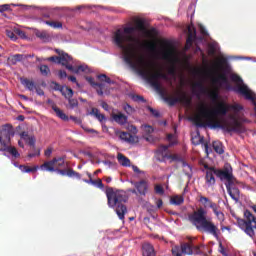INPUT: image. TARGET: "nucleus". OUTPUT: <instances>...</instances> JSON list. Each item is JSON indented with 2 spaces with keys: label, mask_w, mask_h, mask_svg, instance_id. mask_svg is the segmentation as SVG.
<instances>
[{
  "label": "nucleus",
  "mask_w": 256,
  "mask_h": 256,
  "mask_svg": "<svg viewBox=\"0 0 256 256\" xmlns=\"http://www.w3.org/2000/svg\"><path fill=\"white\" fill-rule=\"evenodd\" d=\"M136 29L139 31H147L145 27V20H136V27H124V29H117L113 35L114 44L122 50L124 61L129 64L131 69H134L146 79L150 85L155 87V89H161V84L159 79H165L169 81V75L163 73L162 71H151L147 69L148 62L141 52V48L144 44L141 43L140 39H137L133 35Z\"/></svg>",
  "instance_id": "1"
},
{
  "label": "nucleus",
  "mask_w": 256,
  "mask_h": 256,
  "mask_svg": "<svg viewBox=\"0 0 256 256\" xmlns=\"http://www.w3.org/2000/svg\"><path fill=\"white\" fill-rule=\"evenodd\" d=\"M230 108L235 111V113H240L243 110L241 104H227V102L219 101L216 102V106L212 110H208L206 106H201L199 115H195L193 121L197 127H205L208 125L212 129H223L224 131H242V123L235 115H229L230 121L227 119H222L220 121L217 117H226L229 113Z\"/></svg>",
  "instance_id": "2"
},
{
  "label": "nucleus",
  "mask_w": 256,
  "mask_h": 256,
  "mask_svg": "<svg viewBox=\"0 0 256 256\" xmlns=\"http://www.w3.org/2000/svg\"><path fill=\"white\" fill-rule=\"evenodd\" d=\"M217 67L222 70V73H218L216 77H212L211 79L214 89L209 92L208 96L211 98L212 102H217V100H219L220 89H227V91L233 89V92L241 94V96H244L246 100H252V102H255V94H253L248 85L243 83V79L240 77V75H237L236 73H232L230 75L231 81L236 83L235 87L231 85L227 75V73H230L231 71L227 58H220V60L217 62Z\"/></svg>",
  "instance_id": "3"
},
{
  "label": "nucleus",
  "mask_w": 256,
  "mask_h": 256,
  "mask_svg": "<svg viewBox=\"0 0 256 256\" xmlns=\"http://www.w3.org/2000/svg\"><path fill=\"white\" fill-rule=\"evenodd\" d=\"M199 203H201L204 207H199L193 213L188 215V219L192 225H195L196 230L199 232H207L212 234L215 238L219 237V228L214 224V221L207 218V208L212 209L214 211V202L208 196H200Z\"/></svg>",
  "instance_id": "4"
},
{
  "label": "nucleus",
  "mask_w": 256,
  "mask_h": 256,
  "mask_svg": "<svg viewBox=\"0 0 256 256\" xmlns=\"http://www.w3.org/2000/svg\"><path fill=\"white\" fill-rule=\"evenodd\" d=\"M106 195L108 198V205L115 209L119 219H125V215L128 212L126 203L128 195L125 190H114L113 188L106 189Z\"/></svg>",
  "instance_id": "5"
},
{
  "label": "nucleus",
  "mask_w": 256,
  "mask_h": 256,
  "mask_svg": "<svg viewBox=\"0 0 256 256\" xmlns=\"http://www.w3.org/2000/svg\"><path fill=\"white\" fill-rule=\"evenodd\" d=\"M47 61L63 65V67H66V69H68V71H71V73H91V70L87 65H80L75 68L73 67V65L69 64L71 63V61H73V57H71L70 55L64 54L62 56H51L47 59Z\"/></svg>",
  "instance_id": "6"
},
{
  "label": "nucleus",
  "mask_w": 256,
  "mask_h": 256,
  "mask_svg": "<svg viewBox=\"0 0 256 256\" xmlns=\"http://www.w3.org/2000/svg\"><path fill=\"white\" fill-rule=\"evenodd\" d=\"M237 224L248 236L254 238L256 230V216L251 211H244V219L238 217Z\"/></svg>",
  "instance_id": "7"
},
{
  "label": "nucleus",
  "mask_w": 256,
  "mask_h": 256,
  "mask_svg": "<svg viewBox=\"0 0 256 256\" xmlns=\"http://www.w3.org/2000/svg\"><path fill=\"white\" fill-rule=\"evenodd\" d=\"M40 169L41 171H48L49 173H58L59 175H62V177H70L71 179H81V174L77 173L73 169H55L54 158L40 165Z\"/></svg>",
  "instance_id": "8"
},
{
  "label": "nucleus",
  "mask_w": 256,
  "mask_h": 256,
  "mask_svg": "<svg viewBox=\"0 0 256 256\" xmlns=\"http://www.w3.org/2000/svg\"><path fill=\"white\" fill-rule=\"evenodd\" d=\"M198 255L201 253L200 246H193V244H190L189 242H182L179 246V244H175V246H172V255L173 256H183V255Z\"/></svg>",
  "instance_id": "9"
},
{
  "label": "nucleus",
  "mask_w": 256,
  "mask_h": 256,
  "mask_svg": "<svg viewBox=\"0 0 256 256\" xmlns=\"http://www.w3.org/2000/svg\"><path fill=\"white\" fill-rule=\"evenodd\" d=\"M15 135V130L11 124H5L0 130V151H7L11 145V137Z\"/></svg>",
  "instance_id": "10"
},
{
  "label": "nucleus",
  "mask_w": 256,
  "mask_h": 256,
  "mask_svg": "<svg viewBox=\"0 0 256 256\" xmlns=\"http://www.w3.org/2000/svg\"><path fill=\"white\" fill-rule=\"evenodd\" d=\"M161 54L164 60H169L170 62H172L171 66H169V69H168V75H172V77H176L177 75L176 62L178 58L177 56H175L174 48H172L171 46L163 48Z\"/></svg>",
  "instance_id": "11"
},
{
  "label": "nucleus",
  "mask_w": 256,
  "mask_h": 256,
  "mask_svg": "<svg viewBox=\"0 0 256 256\" xmlns=\"http://www.w3.org/2000/svg\"><path fill=\"white\" fill-rule=\"evenodd\" d=\"M111 83H114L110 77L107 75H98V94L103 96V94H110Z\"/></svg>",
  "instance_id": "12"
},
{
  "label": "nucleus",
  "mask_w": 256,
  "mask_h": 256,
  "mask_svg": "<svg viewBox=\"0 0 256 256\" xmlns=\"http://www.w3.org/2000/svg\"><path fill=\"white\" fill-rule=\"evenodd\" d=\"M156 156L158 161H166V159H177L176 154H170L169 152V146H159V148L156 150Z\"/></svg>",
  "instance_id": "13"
},
{
  "label": "nucleus",
  "mask_w": 256,
  "mask_h": 256,
  "mask_svg": "<svg viewBox=\"0 0 256 256\" xmlns=\"http://www.w3.org/2000/svg\"><path fill=\"white\" fill-rule=\"evenodd\" d=\"M149 190V182L147 180H140V182H134V188L130 190L132 194H140V196H146Z\"/></svg>",
  "instance_id": "14"
},
{
  "label": "nucleus",
  "mask_w": 256,
  "mask_h": 256,
  "mask_svg": "<svg viewBox=\"0 0 256 256\" xmlns=\"http://www.w3.org/2000/svg\"><path fill=\"white\" fill-rule=\"evenodd\" d=\"M164 100L165 102H168L170 106H174L177 102H182V104H186L187 106L192 104V98L187 96V94H182V96H178L176 98H173L172 96H165Z\"/></svg>",
  "instance_id": "15"
},
{
  "label": "nucleus",
  "mask_w": 256,
  "mask_h": 256,
  "mask_svg": "<svg viewBox=\"0 0 256 256\" xmlns=\"http://www.w3.org/2000/svg\"><path fill=\"white\" fill-rule=\"evenodd\" d=\"M217 177L220 179H226V189L228 190L227 186H230V184H235L236 179L231 171L229 169H217L216 172Z\"/></svg>",
  "instance_id": "16"
},
{
  "label": "nucleus",
  "mask_w": 256,
  "mask_h": 256,
  "mask_svg": "<svg viewBox=\"0 0 256 256\" xmlns=\"http://www.w3.org/2000/svg\"><path fill=\"white\" fill-rule=\"evenodd\" d=\"M206 168V175H205V182L208 186H214L216 184V178L215 175H217L218 169L215 167H208Z\"/></svg>",
  "instance_id": "17"
},
{
  "label": "nucleus",
  "mask_w": 256,
  "mask_h": 256,
  "mask_svg": "<svg viewBox=\"0 0 256 256\" xmlns=\"http://www.w3.org/2000/svg\"><path fill=\"white\" fill-rule=\"evenodd\" d=\"M35 36L42 41V43H51L53 41V36L47 32V30H36Z\"/></svg>",
  "instance_id": "18"
},
{
  "label": "nucleus",
  "mask_w": 256,
  "mask_h": 256,
  "mask_svg": "<svg viewBox=\"0 0 256 256\" xmlns=\"http://www.w3.org/2000/svg\"><path fill=\"white\" fill-rule=\"evenodd\" d=\"M142 256H156L155 246L151 242H143Z\"/></svg>",
  "instance_id": "19"
},
{
  "label": "nucleus",
  "mask_w": 256,
  "mask_h": 256,
  "mask_svg": "<svg viewBox=\"0 0 256 256\" xmlns=\"http://www.w3.org/2000/svg\"><path fill=\"white\" fill-rule=\"evenodd\" d=\"M227 192L231 198L235 200V203H239L241 192L237 186H234V184H229V186H227Z\"/></svg>",
  "instance_id": "20"
},
{
  "label": "nucleus",
  "mask_w": 256,
  "mask_h": 256,
  "mask_svg": "<svg viewBox=\"0 0 256 256\" xmlns=\"http://www.w3.org/2000/svg\"><path fill=\"white\" fill-rule=\"evenodd\" d=\"M120 139L125 140V142H128L129 144L139 142V138H137V136H133V134H130L129 131H121Z\"/></svg>",
  "instance_id": "21"
},
{
  "label": "nucleus",
  "mask_w": 256,
  "mask_h": 256,
  "mask_svg": "<svg viewBox=\"0 0 256 256\" xmlns=\"http://www.w3.org/2000/svg\"><path fill=\"white\" fill-rule=\"evenodd\" d=\"M112 119L119 125H125L128 121L127 115H124L123 113H113Z\"/></svg>",
  "instance_id": "22"
},
{
  "label": "nucleus",
  "mask_w": 256,
  "mask_h": 256,
  "mask_svg": "<svg viewBox=\"0 0 256 256\" xmlns=\"http://www.w3.org/2000/svg\"><path fill=\"white\" fill-rule=\"evenodd\" d=\"M196 37H197V31L195 27H188V36L186 39L187 45H193V41L196 39Z\"/></svg>",
  "instance_id": "23"
},
{
  "label": "nucleus",
  "mask_w": 256,
  "mask_h": 256,
  "mask_svg": "<svg viewBox=\"0 0 256 256\" xmlns=\"http://www.w3.org/2000/svg\"><path fill=\"white\" fill-rule=\"evenodd\" d=\"M52 110H54V113L56 116L61 119L62 121H69V116L63 112L57 105H52Z\"/></svg>",
  "instance_id": "24"
},
{
  "label": "nucleus",
  "mask_w": 256,
  "mask_h": 256,
  "mask_svg": "<svg viewBox=\"0 0 256 256\" xmlns=\"http://www.w3.org/2000/svg\"><path fill=\"white\" fill-rule=\"evenodd\" d=\"M117 160L118 163H120V165H123L124 167H130L131 165V161L130 159H128V156H125V154H123L122 152H118Z\"/></svg>",
  "instance_id": "25"
},
{
  "label": "nucleus",
  "mask_w": 256,
  "mask_h": 256,
  "mask_svg": "<svg viewBox=\"0 0 256 256\" xmlns=\"http://www.w3.org/2000/svg\"><path fill=\"white\" fill-rule=\"evenodd\" d=\"M184 200H185L184 196L175 194L174 196H171L170 203L171 205L180 206V205H183Z\"/></svg>",
  "instance_id": "26"
},
{
  "label": "nucleus",
  "mask_w": 256,
  "mask_h": 256,
  "mask_svg": "<svg viewBox=\"0 0 256 256\" xmlns=\"http://www.w3.org/2000/svg\"><path fill=\"white\" fill-rule=\"evenodd\" d=\"M21 83H22V85H24V87H26V89H28V91H35V89L37 87L35 85V82H33L27 78H22Z\"/></svg>",
  "instance_id": "27"
},
{
  "label": "nucleus",
  "mask_w": 256,
  "mask_h": 256,
  "mask_svg": "<svg viewBox=\"0 0 256 256\" xmlns=\"http://www.w3.org/2000/svg\"><path fill=\"white\" fill-rule=\"evenodd\" d=\"M54 159V168L55 169H72V168H65V158L58 157Z\"/></svg>",
  "instance_id": "28"
},
{
  "label": "nucleus",
  "mask_w": 256,
  "mask_h": 256,
  "mask_svg": "<svg viewBox=\"0 0 256 256\" xmlns=\"http://www.w3.org/2000/svg\"><path fill=\"white\" fill-rule=\"evenodd\" d=\"M43 23L52 29H63V23L54 20H44Z\"/></svg>",
  "instance_id": "29"
},
{
  "label": "nucleus",
  "mask_w": 256,
  "mask_h": 256,
  "mask_svg": "<svg viewBox=\"0 0 256 256\" xmlns=\"http://www.w3.org/2000/svg\"><path fill=\"white\" fill-rule=\"evenodd\" d=\"M213 148L214 151L217 152V154H224L225 152L223 143L219 140L213 142Z\"/></svg>",
  "instance_id": "30"
},
{
  "label": "nucleus",
  "mask_w": 256,
  "mask_h": 256,
  "mask_svg": "<svg viewBox=\"0 0 256 256\" xmlns=\"http://www.w3.org/2000/svg\"><path fill=\"white\" fill-rule=\"evenodd\" d=\"M19 169L22 171V173H37V169H39V166H25V165H20Z\"/></svg>",
  "instance_id": "31"
},
{
  "label": "nucleus",
  "mask_w": 256,
  "mask_h": 256,
  "mask_svg": "<svg viewBox=\"0 0 256 256\" xmlns=\"http://www.w3.org/2000/svg\"><path fill=\"white\" fill-rule=\"evenodd\" d=\"M213 212L218 219H220L222 221L224 220L225 215H224L223 211L219 210V205H217V203H213Z\"/></svg>",
  "instance_id": "32"
},
{
  "label": "nucleus",
  "mask_w": 256,
  "mask_h": 256,
  "mask_svg": "<svg viewBox=\"0 0 256 256\" xmlns=\"http://www.w3.org/2000/svg\"><path fill=\"white\" fill-rule=\"evenodd\" d=\"M12 65H17L19 61H23V54H15L8 58Z\"/></svg>",
  "instance_id": "33"
},
{
  "label": "nucleus",
  "mask_w": 256,
  "mask_h": 256,
  "mask_svg": "<svg viewBox=\"0 0 256 256\" xmlns=\"http://www.w3.org/2000/svg\"><path fill=\"white\" fill-rule=\"evenodd\" d=\"M60 92L65 97V99H71L73 97V89L69 87L63 88Z\"/></svg>",
  "instance_id": "34"
},
{
  "label": "nucleus",
  "mask_w": 256,
  "mask_h": 256,
  "mask_svg": "<svg viewBox=\"0 0 256 256\" xmlns=\"http://www.w3.org/2000/svg\"><path fill=\"white\" fill-rule=\"evenodd\" d=\"M6 151L8 153H10V155L12 157H15V159L19 158L20 157V154H19V151H17V148L11 146V145H8V148L6 149Z\"/></svg>",
  "instance_id": "35"
},
{
  "label": "nucleus",
  "mask_w": 256,
  "mask_h": 256,
  "mask_svg": "<svg viewBox=\"0 0 256 256\" xmlns=\"http://www.w3.org/2000/svg\"><path fill=\"white\" fill-rule=\"evenodd\" d=\"M193 87H198L199 91L202 94H206V92H207L205 85H203V83L201 81H196V83H194Z\"/></svg>",
  "instance_id": "36"
},
{
  "label": "nucleus",
  "mask_w": 256,
  "mask_h": 256,
  "mask_svg": "<svg viewBox=\"0 0 256 256\" xmlns=\"http://www.w3.org/2000/svg\"><path fill=\"white\" fill-rule=\"evenodd\" d=\"M40 72H41V75H44V77H47V75H49V73H51V70L49 69V66L41 65Z\"/></svg>",
  "instance_id": "37"
},
{
  "label": "nucleus",
  "mask_w": 256,
  "mask_h": 256,
  "mask_svg": "<svg viewBox=\"0 0 256 256\" xmlns=\"http://www.w3.org/2000/svg\"><path fill=\"white\" fill-rule=\"evenodd\" d=\"M68 103L70 105V109H75V107H78L79 101L77 99L68 98Z\"/></svg>",
  "instance_id": "38"
},
{
  "label": "nucleus",
  "mask_w": 256,
  "mask_h": 256,
  "mask_svg": "<svg viewBox=\"0 0 256 256\" xmlns=\"http://www.w3.org/2000/svg\"><path fill=\"white\" fill-rule=\"evenodd\" d=\"M203 140H204V138H201V136H199V134H197V136H194V138H192V142H193V144H195V146L202 144Z\"/></svg>",
  "instance_id": "39"
},
{
  "label": "nucleus",
  "mask_w": 256,
  "mask_h": 256,
  "mask_svg": "<svg viewBox=\"0 0 256 256\" xmlns=\"http://www.w3.org/2000/svg\"><path fill=\"white\" fill-rule=\"evenodd\" d=\"M6 35L7 37H9V39H11L12 41H17V35L15 32L11 31V30H6Z\"/></svg>",
  "instance_id": "40"
},
{
  "label": "nucleus",
  "mask_w": 256,
  "mask_h": 256,
  "mask_svg": "<svg viewBox=\"0 0 256 256\" xmlns=\"http://www.w3.org/2000/svg\"><path fill=\"white\" fill-rule=\"evenodd\" d=\"M124 110L128 115H132L134 113V108L131 104H124Z\"/></svg>",
  "instance_id": "41"
},
{
  "label": "nucleus",
  "mask_w": 256,
  "mask_h": 256,
  "mask_svg": "<svg viewBox=\"0 0 256 256\" xmlns=\"http://www.w3.org/2000/svg\"><path fill=\"white\" fill-rule=\"evenodd\" d=\"M148 110H150V113L154 116V117H161L159 110H157L156 108H153L152 106H148Z\"/></svg>",
  "instance_id": "42"
},
{
  "label": "nucleus",
  "mask_w": 256,
  "mask_h": 256,
  "mask_svg": "<svg viewBox=\"0 0 256 256\" xmlns=\"http://www.w3.org/2000/svg\"><path fill=\"white\" fill-rule=\"evenodd\" d=\"M89 180H84L85 183H91V185H97V180L93 179V175L91 173H87Z\"/></svg>",
  "instance_id": "43"
},
{
  "label": "nucleus",
  "mask_w": 256,
  "mask_h": 256,
  "mask_svg": "<svg viewBox=\"0 0 256 256\" xmlns=\"http://www.w3.org/2000/svg\"><path fill=\"white\" fill-rule=\"evenodd\" d=\"M84 155L90 159L91 163H95V155H93V153L90 151H85Z\"/></svg>",
  "instance_id": "44"
},
{
  "label": "nucleus",
  "mask_w": 256,
  "mask_h": 256,
  "mask_svg": "<svg viewBox=\"0 0 256 256\" xmlns=\"http://www.w3.org/2000/svg\"><path fill=\"white\" fill-rule=\"evenodd\" d=\"M85 79L92 87H97V83H95V79L93 77L86 76Z\"/></svg>",
  "instance_id": "45"
},
{
  "label": "nucleus",
  "mask_w": 256,
  "mask_h": 256,
  "mask_svg": "<svg viewBox=\"0 0 256 256\" xmlns=\"http://www.w3.org/2000/svg\"><path fill=\"white\" fill-rule=\"evenodd\" d=\"M25 141H26V143H28L30 145V147H33V149H35V137L30 136Z\"/></svg>",
  "instance_id": "46"
},
{
  "label": "nucleus",
  "mask_w": 256,
  "mask_h": 256,
  "mask_svg": "<svg viewBox=\"0 0 256 256\" xmlns=\"http://www.w3.org/2000/svg\"><path fill=\"white\" fill-rule=\"evenodd\" d=\"M155 192H156L157 194H164V193H165V190H164L163 186H161L160 184H157V185L155 186Z\"/></svg>",
  "instance_id": "47"
},
{
  "label": "nucleus",
  "mask_w": 256,
  "mask_h": 256,
  "mask_svg": "<svg viewBox=\"0 0 256 256\" xmlns=\"http://www.w3.org/2000/svg\"><path fill=\"white\" fill-rule=\"evenodd\" d=\"M132 100L135 102H146L144 96L134 95L132 96Z\"/></svg>",
  "instance_id": "48"
},
{
  "label": "nucleus",
  "mask_w": 256,
  "mask_h": 256,
  "mask_svg": "<svg viewBox=\"0 0 256 256\" xmlns=\"http://www.w3.org/2000/svg\"><path fill=\"white\" fill-rule=\"evenodd\" d=\"M16 35H18L19 37H21V39H25L26 35H25V31L21 30V29H17L15 30Z\"/></svg>",
  "instance_id": "49"
},
{
  "label": "nucleus",
  "mask_w": 256,
  "mask_h": 256,
  "mask_svg": "<svg viewBox=\"0 0 256 256\" xmlns=\"http://www.w3.org/2000/svg\"><path fill=\"white\" fill-rule=\"evenodd\" d=\"M9 9H10L9 4L0 5V13H5V11H9Z\"/></svg>",
  "instance_id": "50"
},
{
  "label": "nucleus",
  "mask_w": 256,
  "mask_h": 256,
  "mask_svg": "<svg viewBox=\"0 0 256 256\" xmlns=\"http://www.w3.org/2000/svg\"><path fill=\"white\" fill-rule=\"evenodd\" d=\"M144 131L146 133H153L154 132V127H152V125H145L144 126Z\"/></svg>",
  "instance_id": "51"
},
{
  "label": "nucleus",
  "mask_w": 256,
  "mask_h": 256,
  "mask_svg": "<svg viewBox=\"0 0 256 256\" xmlns=\"http://www.w3.org/2000/svg\"><path fill=\"white\" fill-rule=\"evenodd\" d=\"M41 155V152L39 151V150H36L35 152H33V153H29L28 154V157L30 158V159H33V157H39Z\"/></svg>",
  "instance_id": "52"
},
{
  "label": "nucleus",
  "mask_w": 256,
  "mask_h": 256,
  "mask_svg": "<svg viewBox=\"0 0 256 256\" xmlns=\"http://www.w3.org/2000/svg\"><path fill=\"white\" fill-rule=\"evenodd\" d=\"M52 85H53L55 91L63 90V87L61 85H59V83H57V82H52Z\"/></svg>",
  "instance_id": "53"
},
{
  "label": "nucleus",
  "mask_w": 256,
  "mask_h": 256,
  "mask_svg": "<svg viewBox=\"0 0 256 256\" xmlns=\"http://www.w3.org/2000/svg\"><path fill=\"white\" fill-rule=\"evenodd\" d=\"M51 153H53V148H47L44 152L45 157H51Z\"/></svg>",
  "instance_id": "54"
},
{
  "label": "nucleus",
  "mask_w": 256,
  "mask_h": 256,
  "mask_svg": "<svg viewBox=\"0 0 256 256\" xmlns=\"http://www.w3.org/2000/svg\"><path fill=\"white\" fill-rule=\"evenodd\" d=\"M58 75L60 79H65L67 77V72H65V70H60Z\"/></svg>",
  "instance_id": "55"
},
{
  "label": "nucleus",
  "mask_w": 256,
  "mask_h": 256,
  "mask_svg": "<svg viewBox=\"0 0 256 256\" xmlns=\"http://www.w3.org/2000/svg\"><path fill=\"white\" fill-rule=\"evenodd\" d=\"M20 136H21V139H24V141H27L28 139H29V133H27V132H22L21 134H20Z\"/></svg>",
  "instance_id": "56"
},
{
  "label": "nucleus",
  "mask_w": 256,
  "mask_h": 256,
  "mask_svg": "<svg viewBox=\"0 0 256 256\" xmlns=\"http://www.w3.org/2000/svg\"><path fill=\"white\" fill-rule=\"evenodd\" d=\"M149 50L155 51L157 50V46L156 44H154V42H150V44H147Z\"/></svg>",
  "instance_id": "57"
},
{
  "label": "nucleus",
  "mask_w": 256,
  "mask_h": 256,
  "mask_svg": "<svg viewBox=\"0 0 256 256\" xmlns=\"http://www.w3.org/2000/svg\"><path fill=\"white\" fill-rule=\"evenodd\" d=\"M219 252L222 253V255H227L222 242H220V244H219Z\"/></svg>",
  "instance_id": "58"
},
{
  "label": "nucleus",
  "mask_w": 256,
  "mask_h": 256,
  "mask_svg": "<svg viewBox=\"0 0 256 256\" xmlns=\"http://www.w3.org/2000/svg\"><path fill=\"white\" fill-rule=\"evenodd\" d=\"M156 205L158 209H161V207H163V200L162 198H158V200H156Z\"/></svg>",
  "instance_id": "59"
},
{
  "label": "nucleus",
  "mask_w": 256,
  "mask_h": 256,
  "mask_svg": "<svg viewBox=\"0 0 256 256\" xmlns=\"http://www.w3.org/2000/svg\"><path fill=\"white\" fill-rule=\"evenodd\" d=\"M204 148H205V153L207 154V157H209V154L212 152V150L209 149V144L205 143Z\"/></svg>",
  "instance_id": "60"
},
{
  "label": "nucleus",
  "mask_w": 256,
  "mask_h": 256,
  "mask_svg": "<svg viewBox=\"0 0 256 256\" xmlns=\"http://www.w3.org/2000/svg\"><path fill=\"white\" fill-rule=\"evenodd\" d=\"M55 53H57V55H59V57H63V55H69V54L65 53L63 50H59V49H55Z\"/></svg>",
  "instance_id": "61"
},
{
  "label": "nucleus",
  "mask_w": 256,
  "mask_h": 256,
  "mask_svg": "<svg viewBox=\"0 0 256 256\" xmlns=\"http://www.w3.org/2000/svg\"><path fill=\"white\" fill-rule=\"evenodd\" d=\"M98 120L101 121V123H103V121H106L105 115H102L101 113H99V110H98Z\"/></svg>",
  "instance_id": "62"
},
{
  "label": "nucleus",
  "mask_w": 256,
  "mask_h": 256,
  "mask_svg": "<svg viewBox=\"0 0 256 256\" xmlns=\"http://www.w3.org/2000/svg\"><path fill=\"white\" fill-rule=\"evenodd\" d=\"M36 89V93H37V95H40V96H43V95H45V92L43 91V89H41V88H35Z\"/></svg>",
  "instance_id": "63"
},
{
  "label": "nucleus",
  "mask_w": 256,
  "mask_h": 256,
  "mask_svg": "<svg viewBox=\"0 0 256 256\" xmlns=\"http://www.w3.org/2000/svg\"><path fill=\"white\" fill-rule=\"evenodd\" d=\"M102 108H104V110H109L110 106L109 104H107V102H101Z\"/></svg>",
  "instance_id": "64"
}]
</instances>
